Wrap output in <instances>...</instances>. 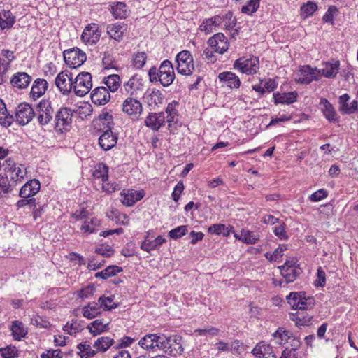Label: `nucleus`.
<instances>
[{
    "mask_svg": "<svg viewBox=\"0 0 358 358\" xmlns=\"http://www.w3.org/2000/svg\"><path fill=\"white\" fill-rule=\"evenodd\" d=\"M146 54L143 52H138L133 59V65L136 69H141L145 64Z\"/></svg>",
    "mask_w": 358,
    "mask_h": 358,
    "instance_id": "53",
    "label": "nucleus"
},
{
    "mask_svg": "<svg viewBox=\"0 0 358 358\" xmlns=\"http://www.w3.org/2000/svg\"><path fill=\"white\" fill-rule=\"evenodd\" d=\"M166 241V240L162 236H158L154 240H150L147 236L142 242L141 248L144 251L150 252L151 250L157 249Z\"/></svg>",
    "mask_w": 358,
    "mask_h": 358,
    "instance_id": "31",
    "label": "nucleus"
},
{
    "mask_svg": "<svg viewBox=\"0 0 358 358\" xmlns=\"http://www.w3.org/2000/svg\"><path fill=\"white\" fill-rule=\"evenodd\" d=\"M41 189L40 182L37 179L28 180L20 189L19 196L21 198H30L36 195Z\"/></svg>",
    "mask_w": 358,
    "mask_h": 358,
    "instance_id": "18",
    "label": "nucleus"
},
{
    "mask_svg": "<svg viewBox=\"0 0 358 358\" xmlns=\"http://www.w3.org/2000/svg\"><path fill=\"white\" fill-rule=\"evenodd\" d=\"M279 268L287 283L294 282L301 273V268L295 265L288 266L287 264H284Z\"/></svg>",
    "mask_w": 358,
    "mask_h": 358,
    "instance_id": "21",
    "label": "nucleus"
},
{
    "mask_svg": "<svg viewBox=\"0 0 358 358\" xmlns=\"http://www.w3.org/2000/svg\"><path fill=\"white\" fill-rule=\"evenodd\" d=\"M187 231V226L181 225L169 231V236L171 239L176 240L185 236Z\"/></svg>",
    "mask_w": 358,
    "mask_h": 358,
    "instance_id": "48",
    "label": "nucleus"
},
{
    "mask_svg": "<svg viewBox=\"0 0 358 358\" xmlns=\"http://www.w3.org/2000/svg\"><path fill=\"white\" fill-rule=\"evenodd\" d=\"M234 67L243 73L253 75L257 73L259 68V58L257 57L238 58L235 61Z\"/></svg>",
    "mask_w": 358,
    "mask_h": 358,
    "instance_id": "4",
    "label": "nucleus"
},
{
    "mask_svg": "<svg viewBox=\"0 0 358 358\" xmlns=\"http://www.w3.org/2000/svg\"><path fill=\"white\" fill-rule=\"evenodd\" d=\"M340 62L338 60H332L322 64V68L318 69L320 71V75L328 78H333L337 75L339 69Z\"/></svg>",
    "mask_w": 358,
    "mask_h": 358,
    "instance_id": "23",
    "label": "nucleus"
},
{
    "mask_svg": "<svg viewBox=\"0 0 358 358\" xmlns=\"http://www.w3.org/2000/svg\"><path fill=\"white\" fill-rule=\"evenodd\" d=\"M160 83L164 87L170 86L176 78L174 69L171 62L164 60L159 65Z\"/></svg>",
    "mask_w": 358,
    "mask_h": 358,
    "instance_id": "6",
    "label": "nucleus"
},
{
    "mask_svg": "<svg viewBox=\"0 0 358 358\" xmlns=\"http://www.w3.org/2000/svg\"><path fill=\"white\" fill-rule=\"evenodd\" d=\"M159 68L152 66L148 71L149 80L150 83L160 82Z\"/></svg>",
    "mask_w": 358,
    "mask_h": 358,
    "instance_id": "56",
    "label": "nucleus"
},
{
    "mask_svg": "<svg viewBox=\"0 0 358 358\" xmlns=\"http://www.w3.org/2000/svg\"><path fill=\"white\" fill-rule=\"evenodd\" d=\"M320 71L313 69L309 65L301 66L296 81L299 83L309 84L313 80H318Z\"/></svg>",
    "mask_w": 358,
    "mask_h": 358,
    "instance_id": "9",
    "label": "nucleus"
},
{
    "mask_svg": "<svg viewBox=\"0 0 358 358\" xmlns=\"http://www.w3.org/2000/svg\"><path fill=\"white\" fill-rule=\"evenodd\" d=\"M31 81V77L25 72H18L15 74L10 80L13 87L24 89L28 87Z\"/></svg>",
    "mask_w": 358,
    "mask_h": 358,
    "instance_id": "27",
    "label": "nucleus"
},
{
    "mask_svg": "<svg viewBox=\"0 0 358 358\" xmlns=\"http://www.w3.org/2000/svg\"><path fill=\"white\" fill-rule=\"evenodd\" d=\"M126 4L119 2L113 8V14L116 18H124L127 16Z\"/></svg>",
    "mask_w": 358,
    "mask_h": 358,
    "instance_id": "52",
    "label": "nucleus"
},
{
    "mask_svg": "<svg viewBox=\"0 0 358 358\" xmlns=\"http://www.w3.org/2000/svg\"><path fill=\"white\" fill-rule=\"evenodd\" d=\"M11 331L13 336L17 341H20L22 338L25 337L27 334V330L24 328V324L18 320L13 322Z\"/></svg>",
    "mask_w": 358,
    "mask_h": 358,
    "instance_id": "37",
    "label": "nucleus"
},
{
    "mask_svg": "<svg viewBox=\"0 0 358 358\" xmlns=\"http://www.w3.org/2000/svg\"><path fill=\"white\" fill-rule=\"evenodd\" d=\"M14 188V185L10 182V180L6 176L0 173V197L12 192Z\"/></svg>",
    "mask_w": 358,
    "mask_h": 358,
    "instance_id": "41",
    "label": "nucleus"
},
{
    "mask_svg": "<svg viewBox=\"0 0 358 358\" xmlns=\"http://www.w3.org/2000/svg\"><path fill=\"white\" fill-rule=\"evenodd\" d=\"M317 9V6L313 1H308L301 7V15L304 18L312 15Z\"/></svg>",
    "mask_w": 358,
    "mask_h": 358,
    "instance_id": "44",
    "label": "nucleus"
},
{
    "mask_svg": "<svg viewBox=\"0 0 358 358\" xmlns=\"http://www.w3.org/2000/svg\"><path fill=\"white\" fill-rule=\"evenodd\" d=\"M122 271L123 269L122 267H120L116 265H111L108 266L106 268L96 273L94 277L96 278L106 280L110 277L117 275V273L122 272Z\"/></svg>",
    "mask_w": 358,
    "mask_h": 358,
    "instance_id": "36",
    "label": "nucleus"
},
{
    "mask_svg": "<svg viewBox=\"0 0 358 358\" xmlns=\"http://www.w3.org/2000/svg\"><path fill=\"white\" fill-rule=\"evenodd\" d=\"M317 279L315 282V286L324 287L326 283V275L321 267L317 269Z\"/></svg>",
    "mask_w": 358,
    "mask_h": 358,
    "instance_id": "62",
    "label": "nucleus"
},
{
    "mask_svg": "<svg viewBox=\"0 0 358 358\" xmlns=\"http://www.w3.org/2000/svg\"><path fill=\"white\" fill-rule=\"evenodd\" d=\"M117 307V304L113 301V299L110 296H101L98 299V303H95L94 306L91 305V319L95 317L100 314V310H110Z\"/></svg>",
    "mask_w": 358,
    "mask_h": 358,
    "instance_id": "14",
    "label": "nucleus"
},
{
    "mask_svg": "<svg viewBox=\"0 0 358 358\" xmlns=\"http://www.w3.org/2000/svg\"><path fill=\"white\" fill-rule=\"evenodd\" d=\"M14 121L13 116L8 113L6 104L0 99V124L3 127H8Z\"/></svg>",
    "mask_w": 358,
    "mask_h": 358,
    "instance_id": "35",
    "label": "nucleus"
},
{
    "mask_svg": "<svg viewBox=\"0 0 358 358\" xmlns=\"http://www.w3.org/2000/svg\"><path fill=\"white\" fill-rule=\"evenodd\" d=\"M109 323H103L102 320H95L91 322V334L96 336L109 329Z\"/></svg>",
    "mask_w": 358,
    "mask_h": 358,
    "instance_id": "39",
    "label": "nucleus"
},
{
    "mask_svg": "<svg viewBox=\"0 0 358 358\" xmlns=\"http://www.w3.org/2000/svg\"><path fill=\"white\" fill-rule=\"evenodd\" d=\"M123 26L121 24H114L108 27V32L111 38L117 41H120L122 37Z\"/></svg>",
    "mask_w": 358,
    "mask_h": 358,
    "instance_id": "45",
    "label": "nucleus"
},
{
    "mask_svg": "<svg viewBox=\"0 0 358 358\" xmlns=\"http://www.w3.org/2000/svg\"><path fill=\"white\" fill-rule=\"evenodd\" d=\"M113 123V117L109 113L103 111L97 118H94L92 121L93 126L96 128L97 126L103 125V128H100L99 130L110 129V124Z\"/></svg>",
    "mask_w": 358,
    "mask_h": 358,
    "instance_id": "29",
    "label": "nucleus"
},
{
    "mask_svg": "<svg viewBox=\"0 0 358 358\" xmlns=\"http://www.w3.org/2000/svg\"><path fill=\"white\" fill-rule=\"evenodd\" d=\"M163 338L160 345V350L172 357H177L182 355L184 348L182 346V337L181 336L174 334L166 336L163 334Z\"/></svg>",
    "mask_w": 358,
    "mask_h": 358,
    "instance_id": "2",
    "label": "nucleus"
},
{
    "mask_svg": "<svg viewBox=\"0 0 358 358\" xmlns=\"http://www.w3.org/2000/svg\"><path fill=\"white\" fill-rule=\"evenodd\" d=\"M63 56L65 63L74 69L81 66L87 59L85 52L76 47L64 50Z\"/></svg>",
    "mask_w": 358,
    "mask_h": 358,
    "instance_id": "5",
    "label": "nucleus"
},
{
    "mask_svg": "<svg viewBox=\"0 0 358 358\" xmlns=\"http://www.w3.org/2000/svg\"><path fill=\"white\" fill-rule=\"evenodd\" d=\"M252 352L259 358H277L273 347L270 344H266L264 342L257 344Z\"/></svg>",
    "mask_w": 358,
    "mask_h": 358,
    "instance_id": "22",
    "label": "nucleus"
},
{
    "mask_svg": "<svg viewBox=\"0 0 358 358\" xmlns=\"http://www.w3.org/2000/svg\"><path fill=\"white\" fill-rule=\"evenodd\" d=\"M16 206L19 208H23L24 206H29V208L31 209L32 208L36 207V200L33 197L27 199L22 198V199L17 202Z\"/></svg>",
    "mask_w": 358,
    "mask_h": 358,
    "instance_id": "54",
    "label": "nucleus"
},
{
    "mask_svg": "<svg viewBox=\"0 0 358 358\" xmlns=\"http://www.w3.org/2000/svg\"><path fill=\"white\" fill-rule=\"evenodd\" d=\"M77 113L81 120H85L90 115V104L87 102L81 101L78 103Z\"/></svg>",
    "mask_w": 358,
    "mask_h": 358,
    "instance_id": "51",
    "label": "nucleus"
},
{
    "mask_svg": "<svg viewBox=\"0 0 358 358\" xmlns=\"http://www.w3.org/2000/svg\"><path fill=\"white\" fill-rule=\"evenodd\" d=\"M208 43L215 52L223 54L229 48V42L227 37L222 33H217L210 37Z\"/></svg>",
    "mask_w": 358,
    "mask_h": 358,
    "instance_id": "15",
    "label": "nucleus"
},
{
    "mask_svg": "<svg viewBox=\"0 0 358 358\" xmlns=\"http://www.w3.org/2000/svg\"><path fill=\"white\" fill-rule=\"evenodd\" d=\"M178 105V102L173 101L169 103L166 108L165 113H166V120L171 125V123L175 121L176 117L178 116V111L176 109V106Z\"/></svg>",
    "mask_w": 358,
    "mask_h": 358,
    "instance_id": "42",
    "label": "nucleus"
},
{
    "mask_svg": "<svg viewBox=\"0 0 358 358\" xmlns=\"http://www.w3.org/2000/svg\"><path fill=\"white\" fill-rule=\"evenodd\" d=\"M90 76V73L88 72H81L80 73L76 78L75 82L73 84L80 85H89L90 80H86L85 77Z\"/></svg>",
    "mask_w": 358,
    "mask_h": 358,
    "instance_id": "60",
    "label": "nucleus"
},
{
    "mask_svg": "<svg viewBox=\"0 0 358 358\" xmlns=\"http://www.w3.org/2000/svg\"><path fill=\"white\" fill-rule=\"evenodd\" d=\"M71 73L68 71L60 72L55 80L56 87L63 95H68L73 89Z\"/></svg>",
    "mask_w": 358,
    "mask_h": 358,
    "instance_id": "7",
    "label": "nucleus"
},
{
    "mask_svg": "<svg viewBox=\"0 0 358 358\" xmlns=\"http://www.w3.org/2000/svg\"><path fill=\"white\" fill-rule=\"evenodd\" d=\"M72 120V113L71 110L67 108H60L55 115V129L57 131L62 132L63 130H67L70 127Z\"/></svg>",
    "mask_w": 358,
    "mask_h": 358,
    "instance_id": "11",
    "label": "nucleus"
},
{
    "mask_svg": "<svg viewBox=\"0 0 358 358\" xmlns=\"http://www.w3.org/2000/svg\"><path fill=\"white\" fill-rule=\"evenodd\" d=\"M273 232L276 236H278L281 240H287L288 238V236L285 231V224L282 223L279 226H277L274 228Z\"/></svg>",
    "mask_w": 358,
    "mask_h": 358,
    "instance_id": "57",
    "label": "nucleus"
},
{
    "mask_svg": "<svg viewBox=\"0 0 358 358\" xmlns=\"http://www.w3.org/2000/svg\"><path fill=\"white\" fill-rule=\"evenodd\" d=\"M34 109L27 103H22L18 105L15 111L16 121L20 125L27 124L34 117Z\"/></svg>",
    "mask_w": 358,
    "mask_h": 358,
    "instance_id": "10",
    "label": "nucleus"
},
{
    "mask_svg": "<svg viewBox=\"0 0 358 358\" xmlns=\"http://www.w3.org/2000/svg\"><path fill=\"white\" fill-rule=\"evenodd\" d=\"M0 352L3 358H15L19 356L16 347L11 345L6 348H0Z\"/></svg>",
    "mask_w": 358,
    "mask_h": 358,
    "instance_id": "46",
    "label": "nucleus"
},
{
    "mask_svg": "<svg viewBox=\"0 0 358 358\" xmlns=\"http://www.w3.org/2000/svg\"><path fill=\"white\" fill-rule=\"evenodd\" d=\"M218 78L221 82L226 83L231 89H238L241 85L239 78L231 71L220 73Z\"/></svg>",
    "mask_w": 358,
    "mask_h": 358,
    "instance_id": "25",
    "label": "nucleus"
},
{
    "mask_svg": "<svg viewBox=\"0 0 358 358\" xmlns=\"http://www.w3.org/2000/svg\"><path fill=\"white\" fill-rule=\"evenodd\" d=\"M176 69L183 76H190L194 71V59L188 50H182L176 57Z\"/></svg>",
    "mask_w": 358,
    "mask_h": 358,
    "instance_id": "3",
    "label": "nucleus"
},
{
    "mask_svg": "<svg viewBox=\"0 0 358 358\" xmlns=\"http://www.w3.org/2000/svg\"><path fill=\"white\" fill-rule=\"evenodd\" d=\"M320 105L322 106L321 110L328 121L331 122H336L338 121V117L334 108L327 99L324 98L321 99Z\"/></svg>",
    "mask_w": 358,
    "mask_h": 358,
    "instance_id": "26",
    "label": "nucleus"
},
{
    "mask_svg": "<svg viewBox=\"0 0 358 358\" xmlns=\"http://www.w3.org/2000/svg\"><path fill=\"white\" fill-rule=\"evenodd\" d=\"M110 99V94L105 87H98L91 94V101L97 106H103Z\"/></svg>",
    "mask_w": 358,
    "mask_h": 358,
    "instance_id": "20",
    "label": "nucleus"
},
{
    "mask_svg": "<svg viewBox=\"0 0 358 358\" xmlns=\"http://www.w3.org/2000/svg\"><path fill=\"white\" fill-rule=\"evenodd\" d=\"M60 350H48L41 355V358H62Z\"/></svg>",
    "mask_w": 358,
    "mask_h": 358,
    "instance_id": "64",
    "label": "nucleus"
},
{
    "mask_svg": "<svg viewBox=\"0 0 358 358\" xmlns=\"http://www.w3.org/2000/svg\"><path fill=\"white\" fill-rule=\"evenodd\" d=\"M287 303L292 309L306 311L312 310L315 304L313 296H307L304 292H292L287 296Z\"/></svg>",
    "mask_w": 358,
    "mask_h": 358,
    "instance_id": "1",
    "label": "nucleus"
},
{
    "mask_svg": "<svg viewBox=\"0 0 358 358\" xmlns=\"http://www.w3.org/2000/svg\"><path fill=\"white\" fill-rule=\"evenodd\" d=\"M117 139L116 134H113L110 129H106L99 138V145L102 150H109L115 146Z\"/></svg>",
    "mask_w": 358,
    "mask_h": 358,
    "instance_id": "19",
    "label": "nucleus"
},
{
    "mask_svg": "<svg viewBox=\"0 0 358 358\" xmlns=\"http://www.w3.org/2000/svg\"><path fill=\"white\" fill-rule=\"evenodd\" d=\"M121 198L122 203L127 206H131L136 203L133 189L124 190L121 193Z\"/></svg>",
    "mask_w": 358,
    "mask_h": 358,
    "instance_id": "47",
    "label": "nucleus"
},
{
    "mask_svg": "<svg viewBox=\"0 0 358 358\" xmlns=\"http://www.w3.org/2000/svg\"><path fill=\"white\" fill-rule=\"evenodd\" d=\"M163 339V334H148L140 339L138 344L142 348L154 352L160 350Z\"/></svg>",
    "mask_w": 358,
    "mask_h": 358,
    "instance_id": "8",
    "label": "nucleus"
},
{
    "mask_svg": "<svg viewBox=\"0 0 358 358\" xmlns=\"http://www.w3.org/2000/svg\"><path fill=\"white\" fill-rule=\"evenodd\" d=\"M275 338H279L281 341L282 340H288L292 338L294 336L293 334L287 330H283L281 328H279L273 334Z\"/></svg>",
    "mask_w": 358,
    "mask_h": 358,
    "instance_id": "55",
    "label": "nucleus"
},
{
    "mask_svg": "<svg viewBox=\"0 0 358 358\" xmlns=\"http://www.w3.org/2000/svg\"><path fill=\"white\" fill-rule=\"evenodd\" d=\"M350 99V96L348 94H344L339 98V110L343 114H352L358 110V103L357 101H352L350 106L348 105V101Z\"/></svg>",
    "mask_w": 358,
    "mask_h": 358,
    "instance_id": "24",
    "label": "nucleus"
},
{
    "mask_svg": "<svg viewBox=\"0 0 358 358\" xmlns=\"http://www.w3.org/2000/svg\"><path fill=\"white\" fill-rule=\"evenodd\" d=\"M223 21V18L220 15H215L211 18L206 19L200 25L199 29L201 31L209 34Z\"/></svg>",
    "mask_w": 358,
    "mask_h": 358,
    "instance_id": "32",
    "label": "nucleus"
},
{
    "mask_svg": "<svg viewBox=\"0 0 358 358\" xmlns=\"http://www.w3.org/2000/svg\"><path fill=\"white\" fill-rule=\"evenodd\" d=\"M104 83L107 85L110 91L115 92L120 87L121 80L117 74H113L104 78Z\"/></svg>",
    "mask_w": 358,
    "mask_h": 358,
    "instance_id": "40",
    "label": "nucleus"
},
{
    "mask_svg": "<svg viewBox=\"0 0 358 358\" xmlns=\"http://www.w3.org/2000/svg\"><path fill=\"white\" fill-rule=\"evenodd\" d=\"M143 82L138 74L132 76L127 82L123 85V90L131 96H136L138 92L143 90Z\"/></svg>",
    "mask_w": 358,
    "mask_h": 358,
    "instance_id": "12",
    "label": "nucleus"
},
{
    "mask_svg": "<svg viewBox=\"0 0 358 358\" xmlns=\"http://www.w3.org/2000/svg\"><path fill=\"white\" fill-rule=\"evenodd\" d=\"M108 167L103 163H99L94 166L92 176L94 179H101L104 182L108 178Z\"/></svg>",
    "mask_w": 358,
    "mask_h": 358,
    "instance_id": "38",
    "label": "nucleus"
},
{
    "mask_svg": "<svg viewBox=\"0 0 358 358\" xmlns=\"http://www.w3.org/2000/svg\"><path fill=\"white\" fill-rule=\"evenodd\" d=\"M208 233L220 235L222 234L224 236H227L230 234V229L223 224H215L210 226L208 229Z\"/></svg>",
    "mask_w": 358,
    "mask_h": 358,
    "instance_id": "43",
    "label": "nucleus"
},
{
    "mask_svg": "<svg viewBox=\"0 0 358 358\" xmlns=\"http://www.w3.org/2000/svg\"><path fill=\"white\" fill-rule=\"evenodd\" d=\"M274 103H286L291 104L296 101L298 94L296 92H290L288 93L275 92L273 94Z\"/></svg>",
    "mask_w": 358,
    "mask_h": 358,
    "instance_id": "28",
    "label": "nucleus"
},
{
    "mask_svg": "<svg viewBox=\"0 0 358 358\" xmlns=\"http://www.w3.org/2000/svg\"><path fill=\"white\" fill-rule=\"evenodd\" d=\"M86 343L87 342H85L84 343L78 345V348L80 350L78 354L80 355V358H90V345H87Z\"/></svg>",
    "mask_w": 358,
    "mask_h": 358,
    "instance_id": "63",
    "label": "nucleus"
},
{
    "mask_svg": "<svg viewBox=\"0 0 358 358\" xmlns=\"http://www.w3.org/2000/svg\"><path fill=\"white\" fill-rule=\"evenodd\" d=\"M289 315L290 319L295 322V324L297 327L308 326L313 319V316L308 314L306 311L298 310L296 313H290Z\"/></svg>",
    "mask_w": 358,
    "mask_h": 358,
    "instance_id": "30",
    "label": "nucleus"
},
{
    "mask_svg": "<svg viewBox=\"0 0 358 358\" xmlns=\"http://www.w3.org/2000/svg\"><path fill=\"white\" fill-rule=\"evenodd\" d=\"M73 89L74 90L75 94L78 96H83L90 92L89 85H78L73 83Z\"/></svg>",
    "mask_w": 358,
    "mask_h": 358,
    "instance_id": "58",
    "label": "nucleus"
},
{
    "mask_svg": "<svg viewBox=\"0 0 358 358\" xmlns=\"http://www.w3.org/2000/svg\"><path fill=\"white\" fill-rule=\"evenodd\" d=\"M113 343V339L109 337L99 338L94 344V348L96 349H91V357L94 356L96 352H106Z\"/></svg>",
    "mask_w": 358,
    "mask_h": 358,
    "instance_id": "34",
    "label": "nucleus"
},
{
    "mask_svg": "<svg viewBox=\"0 0 358 358\" xmlns=\"http://www.w3.org/2000/svg\"><path fill=\"white\" fill-rule=\"evenodd\" d=\"M122 106V111L134 118H137L143 110L141 103L131 96L126 99Z\"/></svg>",
    "mask_w": 358,
    "mask_h": 358,
    "instance_id": "13",
    "label": "nucleus"
},
{
    "mask_svg": "<svg viewBox=\"0 0 358 358\" xmlns=\"http://www.w3.org/2000/svg\"><path fill=\"white\" fill-rule=\"evenodd\" d=\"M48 82L45 79L37 78L34 82L31 90V96L34 98L41 96L47 90Z\"/></svg>",
    "mask_w": 358,
    "mask_h": 358,
    "instance_id": "33",
    "label": "nucleus"
},
{
    "mask_svg": "<svg viewBox=\"0 0 358 358\" xmlns=\"http://www.w3.org/2000/svg\"><path fill=\"white\" fill-rule=\"evenodd\" d=\"M166 120L165 113H150L145 120L146 127L150 128L153 131H158L160 127L165 125Z\"/></svg>",
    "mask_w": 358,
    "mask_h": 358,
    "instance_id": "16",
    "label": "nucleus"
},
{
    "mask_svg": "<svg viewBox=\"0 0 358 358\" xmlns=\"http://www.w3.org/2000/svg\"><path fill=\"white\" fill-rule=\"evenodd\" d=\"M260 0H250L247 5L241 8V12L248 15H251L256 12L259 7Z\"/></svg>",
    "mask_w": 358,
    "mask_h": 358,
    "instance_id": "50",
    "label": "nucleus"
},
{
    "mask_svg": "<svg viewBox=\"0 0 358 358\" xmlns=\"http://www.w3.org/2000/svg\"><path fill=\"white\" fill-rule=\"evenodd\" d=\"M38 120L40 124L45 125L52 119L54 113V110L50 106V103L48 101H42L38 105Z\"/></svg>",
    "mask_w": 358,
    "mask_h": 358,
    "instance_id": "17",
    "label": "nucleus"
},
{
    "mask_svg": "<svg viewBox=\"0 0 358 358\" xmlns=\"http://www.w3.org/2000/svg\"><path fill=\"white\" fill-rule=\"evenodd\" d=\"M95 252L97 254L101 255L103 257H110L113 253V250L109 245L104 246L103 245H102L100 247L97 248Z\"/></svg>",
    "mask_w": 358,
    "mask_h": 358,
    "instance_id": "61",
    "label": "nucleus"
},
{
    "mask_svg": "<svg viewBox=\"0 0 358 358\" xmlns=\"http://www.w3.org/2000/svg\"><path fill=\"white\" fill-rule=\"evenodd\" d=\"M149 97L152 99V102L148 101V105H159L162 103L164 96L159 90L154 89L149 94Z\"/></svg>",
    "mask_w": 358,
    "mask_h": 358,
    "instance_id": "49",
    "label": "nucleus"
},
{
    "mask_svg": "<svg viewBox=\"0 0 358 358\" xmlns=\"http://www.w3.org/2000/svg\"><path fill=\"white\" fill-rule=\"evenodd\" d=\"M1 167L3 168L4 171L3 176H6V173H9L13 171V169H15L17 166L15 162L13 159H9L5 160L2 164H1Z\"/></svg>",
    "mask_w": 358,
    "mask_h": 358,
    "instance_id": "59",
    "label": "nucleus"
}]
</instances>
